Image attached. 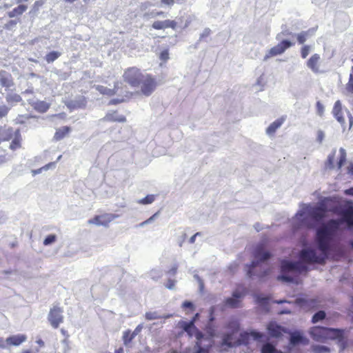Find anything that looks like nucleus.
<instances>
[{
    "mask_svg": "<svg viewBox=\"0 0 353 353\" xmlns=\"http://www.w3.org/2000/svg\"><path fill=\"white\" fill-rule=\"evenodd\" d=\"M240 327L239 322L236 319H232L228 323V332L224 335L222 341V346L225 347H232L236 344H241L243 338V332H240L239 339H236L235 334Z\"/></svg>",
    "mask_w": 353,
    "mask_h": 353,
    "instance_id": "obj_1",
    "label": "nucleus"
},
{
    "mask_svg": "<svg viewBox=\"0 0 353 353\" xmlns=\"http://www.w3.org/2000/svg\"><path fill=\"white\" fill-rule=\"evenodd\" d=\"M146 73L141 72L137 68H130L126 70L123 74V78L125 82L132 87H139L140 81Z\"/></svg>",
    "mask_w": 353,
    "mask_h": 353,
    "instance_id": "obj_2",
    "label": "nucleus"
},
{
    "mask_svg": "<svg viewBox=\"0 0 353 353\" xmlns=\"http://www.w3.org/2000/svg\"><path fill=\"white\" fill-rule=\"evenodd\" d=\"M139 86L141 88V93L145 97H149L155 90L157 81L151 75L145 74Z\"/></svg>",
    "mask_w": 353,
    "mask_h": 353,
    "instance_id": "obj_3",
    "label": "nucleus"
},
{
    "mask_svg": "<svg viewBox=\"0 0 353 353\" xmlns=\"http://www.w3.org/2000/svg\"><path fill=\"white\" fill-rule=\"evenodd\" d=\"M178 327L181 328L183 332H186L189 337L194 336L196 341H203L206 339L205 335L199 331L195 325H190L185 321H179Z\"/></svg>",
    "mask_w": 353,
    "mask_h": 353,
    "instance_id": "obj_4",
    "label": "nucleus"
},
{
    "mask_svg": "<svg viewBox=\"0 0 353 353\" xmlns=\"http://www.w3.org/2000/svg\"><path fill=\"white\" fill-rule=\"evenodd\" d=\"M63 310L57 305L53 306L50 309L48 315V319L53 328H57L63 323Z\"/></svg>",
    "mask_w": 353,
    "mask_h": 353,
    "instance_id": "obj_5",
    "label": "nucleus"
},
{
    "mask_svg": "<svg viewBox=\"0 0 353 353\" xmlns=\"http://www.w3.org/2000/svg\"><path fill=\"white\" fill-rule=\"evenodd\" d=\"M241 293L239 291L233 292L232 297L225 299V302L221 305V309L225 310L227 307L234 308L239 306L241 301Z\"/></svg>",
    "mask_w": 353,
    "mask_h": 353,
    "instance_id": "obj_6",
    "label": "nucleus"
},
{
    "mask_svg": "<svg viewBox=\"0 0 353 353\" xmlns=\"http://www.w3.org/2000/svg\"><path fill=\"white\" fill-rule=\"evenodd\" d=\"M0 84L6 90H12L14 83L11 74L6 70H0Z\"/></svg>",
    "mask_w": 353,
    "mask_h": 353,
    "instance_id": "obj_7",
    "label": "nucleus"
},
{
    "mask_svg": "<svg viewBox=\"0 0 353 353\" xmlns=\"http://www.w3.org/2000/svg\"><path fill=\"white\" fill-rule=\"evenodd\" d=\"M211 347V341L208 338H206L203 341H196L194 352L193 353H208Z\"/></svg>",
    "mask_w": 353,
    "mask_h": 353,
    "instance_id": "obj_8",
    "label": "nucleus"
},
{
    "mask_svg": "<svg viewBox=\"0 0 353 353\" xmlns=\"http://www.w3.org/2000/svg\"><path fill=\"white\" fill-rule=\"evenodd\" d=\"M152 27L155 30H163L168 28L175 30L176 28V22L169 19L165 21H156L152 23Z\"/></svg>",
    "mask_w": 353,
    "mask_h": 353,
    "instance_id": "obj_9",
    "label": "nucleus"
},
{
    "mask_svg": "<svg viewBox=\"0 0 353 353\" xmlns=\"http://www.w3.org/2000/svg\"><path fill=\"white\" fill-rule=\"evenodd\" d=\"M66 106L70 110L83 108L86 105V101L84 97L79 96L73 100L65 103Z\"/></svg>",
    "mask_w": 353,
    "mask_h": 353,
    "instance_id": "obj_10",
    "label": "nucleus"
},
{
    "mask_svg": "<svg viewBox=\"0 0 353 353\" xmlns=\"http://www.w3.org/2000/svg\"><path fill=\"white\" fill-rule=\"evenodd\" d=\"M103 121H117L123 123L126 121L125 117L123 115L119 114L117 112H110L102 119Z\"/></svg>",
    "mask_w": 353,
    "mask_h": 353,
    "instance_id": "obj_11",
    "label": "nucleus"
},
{
    "mask_svg": "<svg viewBox=\"0 0 353 353\" xmlns=\"http://www.w3.org/2000/svg\"><path fill=\"white\" fill-rule=\"evenodd\" d=\"M26 340V336L23 334H17L9 336L6 342L8 345L18 346Z\"/></svg>",
    "mask_w": 353,
    "mask_h": 353,
    "instance_id": "obj_12",
    "label": "nucleus"
},
{
    "mask_svg": "<svg viewBox=\"0 0 353 353\" xmlns=\"http://www.w3.org/2000/svg\"><path fill=\"white\" fill-rule=\"evenodd\" d=\"M214 320V317L213 316V309H210V316L205 326V330L208 334V336H205L206 338H208L211 341V343H212V339L215 334V330L213 325V321Z\"/></svg>",
    "mask_w": 353,
    "mask_h": 353,
    "instance_id": "obj_13",
    "label": "nucleus"
},
{
    "mask_svg": "<svg viewBox=\"0 0 353 353\" xmlns=\"http://www.w3.org/2000/svg\"><path fill=\"white\" fill-rule=\"evenodd\" d=\"M118 217H119V214L112 213H105L99 215V220L101 221L100 223L104 227H108L109 223Z\"/></svg>",
    "mask_w": 353,
    "mask_h": 353,
    "instance_id": "obj_14",
    "label": "nucleus"
},
{
    "mask_svg": "<svg viewBox=\"0 0 353 353\" xmlns=\"http://www.w3.org/2000/svg\"><path fill=\"white\" fill-rule=\"evenodd\" d=\"M28 7L26 5L20 4L17 7L14 8L12 10L8 12V16L10 18H13L17 16L21 15L24 12L26 11Z\"/></svg>",
    "mask_w": 353,
    "mask_h": 353,
    "instance_id": "obj_15",
    "label": "nucleus"
},
{
    "mask_svg": "<svg viewBox=\"0 0 353 353\" xmlns=\"http://www.w3.org/2000/svg\"><path fill=\"white\" fill-rule=\"evenodd\" d=\"M13 129L12 128H3L0 130V143L1 141L10 140L13 135Z\"/></svg>",
    "mask_w": 353,
    "mask_h": 353,
    "instance_id": "obj_16",
    "label": "nucleus"
},
{
    "mask_svg": "<svg viewBox=\"0 0 353 353\" xmlns=\"http://www.w3.org/2000/svg\"><path fill=\"white\" fill-rule=\"evenodd\" d=\"M50 104L43 101H37L33 103V107L37 111L44 113L50 108Z\"/></svg>",
    "mask_w": 353,
    "mask_h": 353,
    "instance_id": "obj_17",
    "label": "nucleus"
},
{
    "mask_svg": "<svg viewBox=\"0 0 353 353\" xmlns=\"http://www.w3.org/2000/svg\"><path fill=\"white\" fill-rule=\"evenodd\" d=\"M70 132V128L68 126H63L58 130H57L54 139L57 141H59L68 134Z\"/></svg>",
    "mask_w": 353,
    "mask_h": 353,
    "instance_id": "obj_18",
    "label": "nucleus"
},
{
    "mask_svg": "<svg viewBox=\"0 0 353 353\" xmlns=\"http://www.w3.org/2000/svg\"><path fill=\"white\" fill-rule=\"evenodd\" d=\"M6 100L8 103L13 105L14 103H19L22 101L21 97L16 93H8L6 96Z\"/></svg>",
    "mask_w": 353,
    "mask_h": 353,
    "instance_id": "obj_19",
    "label": "nucleus"
},
{
    "mask_svg": "<svg viewBox=\"0 0 353 353\" xmlns=\"http://www.w3.org/2000/svg\"><path fill=\"white\" fill-rule=\"evenodd\" d=\"M148 276L151 279L157 281L163 276V271L160 268H154L148 272Z\"/></svg>",
    "mask_w": 353,
    "mask_h": 353,
    "instance_id": "obj_20",
    "label": "nucleus"
},
{
    "mask_svg": "<svg viewBox=\"0 0 353 353\" xmlns=\"http://www.w3.org/2000/svg\"><path fill=\"white\" fill-rule=\"evenodd\" d=\"M135 338L130 330L125 331L123 334V341L125 346H128L132 341Z\"/></svg>",
    "mask_w": 353,
    "mask_h": 353,
    "instance_id": "obj_21",
    "label": "nucleus"
},
{
    "mask_svg": "<svg viewBox=\"0 0 353 353\" xmlns=\"http://www.w3.org/2000/svg\"><path fill=\"white\" fill-rule=\"evenodd\" d=\"M61 53L58 51H52L46 54V61L50 63L53 61H54L56 59H57L60 56Z\"/></svg>",
    "mask_w": 353,
    "mask_h": 353,
    "instance_id": "obj_22",
    "label": "nucleus"
},
{
    "mask_svg": "<svg viewBox=\"0 0 353 353\" xmlns=\"http://www.w3.org/2000/svg\"><path fill=\"white\" fill-rule=\"evenodd\" d=\"M54 167H55V162L49 163L48 164L44 165L43 167H42V168H41L39 169L32 170V176H35L37 174H39L41 173V172L43 170H48L50 168H54Z\"/></svg>",
    "mask_w": 353,
    "mask_h": 353,
    "instance_id": "obj_23",
    "label": "nucleus"
},
{
    "mask_svg": "<svg viewBox=\"0 0 353 353\" xmlns=\"http://www.w3.org/2000/svg\"><path fill=\"white\" fill-rule=\"evenodd\" d=\"M15 134H16V137L15 138L12 140V141L11 142L10 145V148L12 150H15L18 148H19L21 147V144H20V141L19 139L17 138V136L19 135V130H17L16 132H15Z\"/></svg>",
    "mask_w": 353,
    "mask_h": 353,
    "instance_id": "obj_24",
    "label": "nucleus"
},
{
    "mask_svg": "<svg viewBox=\"0 0 353 353\" xmlns=\"http://www.w3.org/2000/svg\"><path fill=\"white\" fill-rule=\"evenodd\" d=\"M155 200V195L148 194L143 199H140L138 203L143 205L151 204Z\"/></svg>",
    "mask_w": 353,
    "mask_h": 353,
    "instance_id": "obj_25",
    "label": "nucleus"
},
{
    "mask_svg": "<svg viewBox=\"0 0 353 353\" xmlns=\"http://www.w3.org/2000/svg\"><path fill=\"white\" fill-rule=\"evenodd\" d=\"M145 317L147 320L152 321V320L161 319L162 316L159 314L158 312L154 311V312H146L145 314Z\"/></svg>",
    "mask_w": 353,
    "mask_h": 353,
    "instance_id": "obj_26",
    "label": "nucleus"
},
{
    "mask_svg": "<svg viewBox=\"0 0 353 353\" xmlns=\"http://www.w3.org/2000/svg\"><path fill=\"white\" fill-rule=\"evenodd\" d=\"M10 109V107L5 104H0V119L7 117Z\"/></svg>",
    "mask_w": 353,
    "mask_h": 353,
    "instance_id": "obj_27",
    "label": "nucleus"
},
{
    "mask_svg": "<svg viewBox=\"0 0 353 353\" xmlns=\"http://www.w3.org/2000/svg\"><path fill=\"white\" fill-rule=\"evenodd\" d=\"M57 240V235L56 234H49L48 235L44 241H43V245L46 246L52 245Z\"/></svg>",
    "mask_w": 353,
    "mask_h": 353,
    "instance_id": "obj_28",
    "label": "nucleus"
},
{
    "mask_svg": "<svg viewBox=\"0 0 353 353\" xmlns=\"http://www.w3.org/2000/svg\"><path fill=\"white\" fill-rule=\"evenodd\" d=\"M30 117L28 115H23L19 114L18 117L14 120L15 124H23L26 119H29Z\"/></svg>",
    "mask_w": 353,
    "mask_h": 353,
    "instance_id": "obj_29",
    "label": "nucleus"
},
{
    "mask_svg": "<svg viewBox=\"0 0 353 353\" xmlns=\"http://www.w3.org/2000/svg\"><path fill=\"white\" fill-rule=\"evenodd\" d=\"M145 16H148L149 18H156L158 17H165L166 14H165V12H163L162 11H158V12L152 11L150 13L145 14Z\"/></svg>",
    "mask_w": 353,
    "mask_h": 353,
    "instance_id": "obj_30",
    "label": "nucleus"
},
{
    "mask_svg": "<svg viewBox=\"0 0 353 353\" xmlns=\"http://www.w3.org/2000/svg\"><path fill=\"white\" fill-rule=\"evenodd\" d=\"M159 216V212L154 213L152 216H151L149 219H148L147 220L141 222V223H139V227H143L148 224H150L151 223L157 216Z\"/></svg>",
    "mask_w": 353,
    "mask_h": 353,
    "instance_id": "obj_31",
    "label": "nucleus"
},
{
    "mask_svg": "<svg viewBox=\"0 0 353 353\" xmlns=\"http://www.w3.org/2000/svg\"><path fill=\"white\" fill-rule=\"evenodd\" d=\"M97 90L103 94L111 95L113 94V90L106 87L99 85Z\"/></svg>",
    "mask_w": 353,
    "mask_h": 353,
    "instance_id": "obj_32",
    "label": "nucleus"
},
{
    "mask_svg": "<svg viewBox=\"0 0 353 353\" xmlns=\"http://www.w3.org/2000/svg\"><path fill=\"white\" fill-rule=\"evenodd\" d=\"M176 283V280L168 279V282L166 284H165V286L168 290H173L175 289V284Z\"/></svg>",
    "mask_w": 353,
    "mask_h": 353,
    "instance_id": "obj_33",
    "label": "nucleus"
},
{
    "mask_svg": "<svg viewBox=\"0 0 353 353\" xmlns=\"http://www.w3.org/2000/svg\"><path fill=\"white\" fill-rule=\"evenodd\" d=\"M211 33V30L208 28H206L203 30V32L200 34L199 41H201L204 38L208 37Z\"/></svg>",
    "mask_w": 353,
    "mask_h": 353,
    "instance_id": "obj_34",
    "label": "nucleus"
},
{
    "mask_svg": "<svg viewBox=\"0 0 353 353\" xmlns=\"http://www.w3.org/2000/svg\"><path fill=\"white\" fill-rule=\"evenodd\" d=\"M182 307L183 308H189L192 310H194V305L192 301H185L183 303Z\"/></svg>",
    "mask_w": 353,
    "mask_h": 353,
    "instance_id": "obj_35",
    "label": "nucleus"
},
{
    "mask_svg": "<svg viewBox=\"0 0 353 353\" xmlns=\"http://www.w3.org/2000/svg\"><path fill=\"white\" fill-rule=\"evenodd\" d=\"M160 59L166 61L169 59V52L168 50H164L160 53Z\"/></svg>",
    "mask_w": 353,
    "mask_h": 353,
    "instance_id": "obj_36",
    "label": "nucleus"
},
{
    "mask_svg": "<svg viewBox=\"0 0 353 353\" xmlns=\"http://www.w3.org/2000/svg\"><path fill=\"white\" fill-rule=\"evenodd\" d=\"M200 314L199 313H196L194 316L190 320L187 321L188 324L190 325H195V323L199 319Z\"/></svg>",
    "mask_w": 353,
    "mask_h": 353,
    "instance_id": "obj_37",
    "label": "nucleus"
},
{
    "mask_svg": "<svg viewBox=\"0 0 353 353\" xmlns=\"http://www.w3.org/2000/svg\"><path fill=\"white\" fill-rule=\"evenodd\" d=\"M101 221L99 220V215L95 216L93 219H90L88 223L90 224H94L96 225L100 226L101 224L100 223Z\"/></svg>",
    "mask_w": 353,
    "mask_h": 353,
    "instance_id": "obj_38",
    "label": "nucleus"
},
{
    "mask_svg": "<svg viewBox=\"0 0 353 353\" xmlns=\"http://www.w3.org/2000/svg\"><path fill=\"white\" fill-rule=\"evenodd\" d=\"M177 269L178 265L176 264H174L172 268L167 272V274L170 276H175L177 272Z\"/></svg>",
    "mask_w": 353,
    "mask_h": 353,
    "instance_id": "obj_39",
    "label": "nucleus"
},
{
    "mask_svg": "<svg viewBox=\"0 0 353 353\" xmlns=\"http://www.w3.org/2000/svg\"><path fill=\"white\" fill-rule=\"evenodd\" d=\"M44 3V1L43 0H38L36 1L33 5V10L34 11H37L39 10L40 7H41Z\"/></svg>",
    "mask_w": 353,
    "mask_h": 353,
    "instance_id": "obj_40",
    "label": "nucleus"
},
{
    "mask_svg": "<svg viewBox=\"0 0 353 353\" xmlns=\"http://www.w3.org/2000/svg\"><path fill=\"white\" fill-rule=\"evenodd\" d=\"M174 0H161V6H168L169 7L172 6L174 4Z\"/></svg>",
    "mask_w": 353,
    "mask_h": 353,
    "instance_id": "obj_41",
    "label": "nucleus"
},
{
    "mask_svg": "<svg viewBox=\"0 0 353 353\" xmlns=\"http://www.w3.org/2000/svg\"><path fill=\"white\" fill-rule=\"evenodd\" d=\"M142 329H143V325L139 324L137 326V327L134 329V330L133 332H132V333L133 334L134 336H136L141 332Z\"/></svg>",
    "mask_w": 353,
    "mask_h": 353,
    "instance_id": "obj_42",
    "label": "nucleus"
},
{
    "mask_svg": "<svg viewBox=\"0 0 353 353\" xmlns=\"http://www.w3.org/2000/svg\"><path fill=\"white\" fill-rule=\"evenodd\" d=\"M201 235V233L200 232H196V234H194L193 236H192L189 240V242L190 243H194L195 242V239H196V237L197 236H199Z\"/></svg>",
    "mask_w": 353,
    "mask_h": 353,
    "instance_id": "obj_43",
    "label": "nucleus"
},
{
    "mask_svg": "<svg viewBox=\"0 0 353 353\" xmlns=\"http://www.w3.org/2000/svg\"><path fill=\"white\" fill-rule=\"evenodd\" d=\"M8 345L6 344V341H4L2 339L0 338V347L6 348Z\"/></svg>",
    "mask_w": 353,
    "mask_h": 353,
    "instance_id": "obj_44",
    "label": "nucleus"
},
{
    "mask_svg": "<svg viewBox=\"0 0 353 353\" xmlns=\"http://www.w3.org/2000/svg\"><path fill=\"white\" fill-rule=\"evenodd\" d=\"M198 283H199V291H200V292H203V289H204V283H203V281H201V282H199Z\"/></svg>",
    "mask_w": 353,
    "mask_h": 353,
    "instance_id": "obj_45",
    "label": "nucleus"
},
{
    "mask_svg": "<svg viewBox=\"0 0 353 353\" xmlns=\"http://www.w3.org/2000/svg\"><path fill=\"white\" fill-rule=\"evenodd\" d=\"M123 101V100H119V99H112L110 101V104H116V103H120Z\"/></svg>",
    "mask_w": 353,
    "mask_h": 353,
    "instance_id": "obj_46",
    "label": "nucleus"
},
{
    "mask_svg": "<svg viewBox=\"0 0 353 353\" xmlns=\"http://www.w3.org/2000/svg\"><path fill=\"white\" fill-rule=\"evenodd\" d=\"M194 279H195L198 283H199V282H201V281H203V280L201 279V277H200L198 274H195L194 275Z\"/></svg>",
    "mask_w": 353,
    "mask_h": 353,
    "instance_id": "obj_47",
    "label": "nucleus"
},
{
    "mask_svg": "<svg viewBox=\"0 0 353 353\" xmlns=\"http://www.w3.org/2000/svg\"><path fill=\"white\" fill-rule=\"evenodd\" d=\"M17 23V22L15 21V20H10L9 22H8V26H16V24Z\"/></svg>",
    "mask_w": 353,
    "mask_h": 353,
    "instance_id": "obj_48",
    "label": "nucleus"
},
{
    "mask_svg": "<svg viewBox=\"0 0 353 353\" xmlns=\"http://www.w3.org/2000/svg\"><path fill=\"white\" fill-rule=\"evenodd\" d=\"M6 161V157L4 156H0V165L4 163Z\"/></svg>",
    "mask_w": 353,
    "mask_h": 353,
    "instance_id": "obj_49",
    "label": "nucleus"
},
{
    "mask_svg": "<svg viewBox=\"0 0 353 353\" xmlns=\"http://www.w3.org/2000/svg\"><path fill=\"white\" fill-rule=\"evenodd\" d=\"M114 353H123V347H119V348L115 350Z\"/></svg>",
    "mask_w": 353,
    "mask_h": 353,
    "instance_id": "obj_50",
    "label": "nucleus"
},
{
    "mask_svg": "<svg viewBox=\"0 0 353 353\" xmlns=\"http://www.w3.org/2000/svg\"><path fill=\"white\" fill-rule=\"evenodd\" d=\"M161 319H169L170 318L171 316H172V314H166V315H164V316H161Z\"/></svg>",
    "mask_w": 353,
    "mask_h": 353,
    "instance_id": "obj_51",
    "label": "nucleus"
},
{
    "mask_svg": "<svg viewBox=\"0 0 353 353\" xmlns=\"http://www.w3.org/2000/svg\"><path fill=\"white\" fill-rule=\"evenodd\" d=\"M3 274H12V270H4V271L3 272Z\"/></svg>",
    "mask_w": 353,
    "mask_h": 353,
    "instance_id": "obj_52",
    "label": "nucleus"
},
{
    "mask_svg": "<svg viewBox=\"0 0 353 353\" xmlns=\"http://www.w3.org/2000/svg\"><path fill=\"white\" fill-rule=\"evenodd\" d=\"M37 343L40 345H44V342L42 341V340H39L37 341Z\"/></svg>",
    "mask_w": 353,
    "mask_h": 353,
    "instance_id": "obj_53",
    "label": "nucleus"
},
{
    "mask_svg": "<svg viewBox=\"0 0 353 353\" xmlns=\"http://www.w3.org/2000/svg\"><path fill=\"white\" fill-rule=\"evenodd\" d=\"M65 2H68V3H74V1H76L77 0H63Z\"/></svg>",
    "mask_w": 353,
    "mask_h": 353,
    "instance_id": "obj_54",
    "label": "nucleus"
},
{
    "mask_svg": "<svg viewBox=\"0 0 353 353\" xmlns=\"http://www.w3.org/2000/svg\"><path fill=\"white\" fill-rule=\"evenodd\" d=\"M62 343H64V344H65V345H68V343H67L66 339L63 340V341H62Z\"/></svg>",
    "mask_w": 353,
    "mask_h": 353,
    "instance_id": "obj_55",
    "label": "nucleus"
},
{
    "mask_svg": "<svg viewBox=\"0 0 353 353\" xmlns=\"http://www.w3.org/2000/svg\"><path fill=\"white\" fill-rule=\"evenodd\" d=\"M145 351H146L147 352H150V348H149L148 347H145Z\"/></svg>",
    "mask_w": 353,
    "mask_h": 353,
    "instance_id": "obj_56",
    "label": "nucleus"
},
{
    "mask_svg": "<svg viewBox=\"0 0 353 353\" xmlns=\"http://www.w3.org/2000/svg\"><path fill=\"white\" fill-rule=\"evenodd\" d=\"M26 93H31V92H32V91H31V90H26Z\"/></svg>",
    "mask_w": 353,
    "mask_h": 353,
    "instance_id": "obj_57",
    "label": "nucleus"
},
{
    "mask_svg": "<svg viewBox=\"0 0 353 353\" xmlns=\"http://www.w3.org/2000/svg\"><path fill=\"white\" fill-rule=\"evenodd\" d=\"M170 353H178V352H177V351H176V350H173V351H172Z\"/></svg>",
    "mask_w": 353,
    "mask_h": 353,
    "instance_id": "obj_58",
    "label": "nucleus"
},
{
    "mask_svg": "<svg viewBox=\"0 0 353 353\" xmlns=\"http://www.w3.org/2000/svg\"><path fill=\"white\" fill-rule=\"evenodd\" d=\"M61 158V155H60V156L58 157L57 161H59Z\"/></svg>",
    "mask_w": 353,
    "mask_h": 353,
    "instance_id": "obj_59",
    "label": "nucleus"
},
{
    "mask_svg": "<svg viewBox=\"0 0 353 353\" xmlns=\"http://www.w3.org/2000/svg\"><path fill=\"white\" fill-rule=\"evenodd\" d=\"M32 77H34L35 74L34 73L31 74Z\"/></svg>",
    "mask_w": 353,
    "mask_h": 353,
    "instance_id": "obj_60",
    "label": "nucleus"
},
{
    "mask_svg": "<svg viewBox=\"0 0 353 353\" xmlns=\"http://www.w3.org/2000/svg\"><path fill=\"white\" fill-rule=\"evenodd\" d=\"M84 1H86L87 0H83Z\"/></svg>",
    "mask_w": 353,
    "mask_h": 353,
    "instance_id": "obj_61",
    "label": "nucleus"
},
{
    "mask_svg": "<svg viewBox=\"0 0 353 353\" xmlns=\"http://www.w3.org/2000/svg\"><path fill=\"white\" fill-rule=\"evenodd\" d=\"M27 353H29V352H27Z\"/></svg>",
    "mask_w": 353,
    "mask_h": 353,
    "instance_id": "obj_62",
    "label": "nucleus"
}]
</instances>
